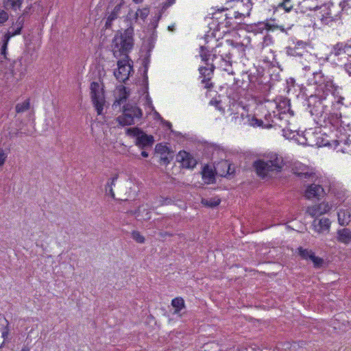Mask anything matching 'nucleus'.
Wrapping results in <instances>:
<instances>
[{
  "label": "nucleus",
  "mask_w": 351,
  "mask_h": 351,
  "mask_svg": "<svg viewBox=\"0 0 351 351\" xmlns=\"http://www.w3.org/2000/svg\"><path fill=\"white\" fill-rule=\"evenodd\" d=\"M143 111L138 106L127 104L123 106V114L117 117L119 123L121 125H130L135 123V119L140 120Z\"/></svg>",
  "instance_id": "obj_5"
},
{
  "label": "nucleus",
  "mask_w": 351,
  "mask_h": 351,
  "mask_svg": "<svg viewBox=\"0 0 351 351\" xmlns=\"http://www.w3.org/2000/svg\"><path fill=\"white\" fill-rule=\"evenodd\" d=\"M169 29L171 30V31H173L174 29V27L173 26H169Z\"/></svg>",
  "instance_id": "obj_60"
},
{
  "label": "nucleus",
  "mask_w": 351,
  "mask_h": 351,
  "mask_svg": "<svg viewBox=\"0 0 351 351\" xmlns=\"http://www.w3.org/2000/svg\"><path fill=\"white\" fill-rule=\"evenodd\" d=\"M117 178L118 175L117 174L108 181L110 182V185L111 186V187L112 186V185H114L115 181L117 180Z\"/></svg>",
  "instance_id": "obj_50"
},
{
  "label": "nucleus",
  "mask_w": 351,
  "mask_h": 351,
  "mask_svg": "<svg viewBox=\"0 0 351 351\" xmlns=\"http://www.w3.org/2000/svg\"><path fill=\"white\" fill-rule=\"evenodd\" d=\"M24 19L19 17L16 21L13 23L12 26L10 27L8 32L5 34L3 45L1 48V56H3V58L7 59L6 51L9 40L11 37L21 34Z\"/></svg>",
  "instance_id": "obj_8"
},
{
  "label": "nucleus",
  "mask_w": 351,
  "mask_h": 351,
  "mask_svg": "<svg viewBox=\"0 0 351 351\" xmlns=\"http://www.w3.org/2000/svg\"><path fill=\"white\" fill-rule=\"evenodd\" d=\"M310 260L313 262V266L315 268L322 267L324 263V259L320 257L316 256L315 253L313 254V256H311Z\"/></svg>",
  "instance_id": "obj_34"
},
{
  "label": "nucleus",
  "mask_w": 351,
  "mask_h": 351,
  "mask_svg": "<svg viewBox=\"0 0 351 351\" xmlns=\"http://www.w3.org/2000/svg\"><path fill=\"white\" fill-rule=\"evenodd\" d=\"M177 161L182 163L184 168L193 169L197 165L196 160L188 152L182 150L177 155Z\"/></svg>",
  "instance_id": "obj_12"
},
{
  "label": "nucleus",
  "mask_w": 351,
  "mask_h": 351,
  "mask_svg": "<svg viewBox=\"0 0 351 351\" xmlns=\"http://www.w3.org/2000/svg\"><path fill=\"white\" fill-rule=\"evenodd\" d=\"M338 240L344 243L351 242V231L348 228L338 230Z\"/></svg>",
  "instance_id": "obj_22"
},
{
  "label": "nucleus",
  "mask_w": 351,
  "mask_h": 351,
  "mask_svg": "<svg viewBox=\"0 0 351 351\" xmlns=\"http://www.w3.org/2000/svg\"><path fill=\"white\" fill-rule=\"evenodd\" d=\"M164 235L171 236L172 234L166 232L164 233Z\"/></svg>",
  "instance_id": "obj_61"
},
{
  "label": "nucleus",
  "mask_w": 351,
  "mask_h": 351,
  "mask_svg": "<svg viewBox=\"0 0 351 351\" xmlns=\"http://www.w3.org/2000/svg\"><path fill=\"white\" fill-rule=\"evenodd\" d=\"M123 5V2H121L120 3L117 4L113 9V10L111 12L110 15L108 16L105 27L106 29H110L112 27V23L113 21H114L116 19H117L119 12L121 11V7Z\"/></svg>",
  "instance_id": "obj_16"
},
{
  "label": "nucleus",
  "mask_w": 351,
  "mask_h": 351,
  "mask_svg": "<svg viewBox=\"0 0 351 351\" xmlns=\"http://www.w3.org/2000/svg\"><path fill=\"white\" fill-rule=\"evenodd\" d=\"M141 156L144 158H147L149 156L148 152L146 151V149H143L141 152Z\"/></svg>",
  "instance_id": "obj_54"
},
{
  "label": "nucleus",
  "mask_w": 351,
  "mask_h": 351,
  "mask_svg": "<svg viewBox=\"0 0 351 351\" xmlns=\"http://www.w3.org/2000/svg\"><path fill=\"white\" fill-rule=\"evenodd\" d=\"M8 325V321L3 317H0V330H2L1 332V337L3 338V341L0 343V348L4 343L5 335H8V332L5 330V326Z\"/></svg>",
  "instance_id": "obj_30"
},
{
  "label": "nucleus",
  "mask_w": 351,
  "mask_h": 351,
  "mask_svg": "<svg viewBox=\"0 0 351 351\" xmlns=\"http://www.w3.org/2000/svg\"><path fill=\"white\" fill-rule=\"evenodd\" d=\"M221 202V200L218 197L210 198V199H202V204L210 208H214L218 206Z\"/></svg>",
  "instance_id": "obj_26"
},
{
  "label": "nucleus",
  "mask_w": 351,
  "mask_h": 351,
  "mask_svg": "<svg viewBox=\"0 0 351 351\" xmlns=\"http://www.w3.org/2000/svg\"><path fill=\"white\" fill-rule=\"evenodd\" d=\"M230 19H232V16H230L227 14H225V20L226 21V25H230V22L229 21Z\"/></svg>",
  "instance_id": "obj_51"
},
{
  "label": "nucleus",
  "mask_w": 351,
  "mask_h": 351,
  "mask_svg": "<svg viewBox=\"0 0 351 351\" xmlns=\"http://www.w3.org/2000/svg\"><path fill=\"white\" fill-rule=\"evenodd\" d=\"M330 209V206L327 202H322L319 204L318 205H315L313 206H309L307 208L306 212L308 213L311 217H318L320 216L328 211H329Z\"/></svg>",
  "instance_id": "obj_13"
},
{
  "label": "nucleus",
  "mask_w": 351,
  "mask_h": 351,
  "mask_svg": "<svg viewBox=\"0 0 351 351\" xmlns=\"http://www.w3.org/2000/svg\"><path fill=\"white\" fill-rule=\"evenodd\" d=\"M351 219V214L348 210H340L338 213V220L341 226L347 225Z\"/></svg>",
  "instance_id": "obj_24"
},
{
  "label": "nucleus",
  "mask_w": 351,
  "mask_h": 351,
  "mask_svg": "<svg viewBox=\"0 0 351 351\" xmlns=\"http://www.w3.org/2000/svg\"><path fill=\"white\" fill-rule=\"evenodd\" d=\"M241 1L243 2L244 4L246 5V7H247V15L249 16L250 15V10L252 8L251 0H241Z\"/></svg>",
  "instance_id": "obj_47"
},
{
  "label": "nucleus",
  "mask_w": 351,
  "mask_h": 351,
  "mask_svg": "<svg viewBox=\"0 0 351 351\" xmlns=\"http://www.w3.org/2000/svg\"><path fill=\"white\" fill-rule=\"evenodd\" d=\"M234 47L233 40H227L224 43H219L214 47L210 53V60L215 62H218V67H221L228 73L233 74L232 71H230L231 66V49Z\"/></svg>",
  "instance_id": "obj_1"
},
{
  "label": "nucleus",
  "mask_w": 351,
  "mask_h": 351,
  "mask_svg": "<svg viewBox=\"0 0 351 351\" xmlns=\"http://www.w3.org/2000/svg\"><path fill=\"white\" fill-rule=\"evenodd\" d=\"M202 178L206 183H213L215 180V173L212 168L206 165L203 168L202 170Z\"/></svg>",
  "instance_id": "obj_21"
},
{
  "label": "nucleus",
  "mask_w": 351,
  "mask_h": 351,
  "mask_svg": "<svg viewBox=\"0 0 351 351\" xmlns=\"http://www.w3.org/2000/svg\"><path fill=\"white\" fill-rule=\"evenodd\" d=\"M346 73L351 77V55L348 58V62L343 66Z\"/></svg>",
  "instance_id": "obj_43"
},
{
  "label": "nucleus",
  "mask_w": 351,
  "mask_h": 351,
  "mask_svg": "<svg viewBox=\"0 0 351 351\" xmlns=\"http://www.w3.org/2000/svg\"><path fill=\"white\" fill-rule=\"evenodd\" d=\"M199 56L202 60L204 62L206 66H201L199 71L201 75L202 84H204V88L211 89L213 88V84L210 82V80L213 75L214 71L216 67H218V62H213L210 60V50L206 46L200 47Z\"/></svg>",
  "instance_id": "obj_4"
},
{
  "label": "nucleus",
  "mask_w": 351,
  "mask_h": 351,
  "mask_svg": "<svg viewBox=\"0 0 351 351\" xmlns=\"http://www.w3.org/2000/svg\"><path fill=\"white\" fill-rule=\"evenodd\" d=\"M106 191L108 190L109 191V193L111 195V197H113V198L114 197V193L112 187H111V186L110 185V182H108L107 184H106Z\"/></svg>",
  "instance_id": "obj_48"
},
{
  "label": "nucleus",
  "mask_w": 351,
  "mask_h": 351,
  "mask_svg": "<svg viewBox=\"0 0 351 351\" xmlns=\"http://www.w3.org/2000/svg\"><path fill=\"white\" fill-rule=\"evenodd\" d=\"M341 114L339 113H334L328 117L329 123L333 126H342Z\"/></svg>",
  "instance_id": "obj_25"
},
{
  "label": "nucleus",
  "mask_w": 351,
  "mask_h": 351,
  "mask_svg": "<svg viewBox=\"0 0 351 351\" xmlns=\"http://www.w3.org/2000/svg\"><path fill=\"white\" fill-rule=\"evenodd\" d=\"M7 158L8 153L3 148L0 147V168L4 165Z\"/></svg>",
  "instance_id": "obj_40"
},
{
  "label": "nucleus",
  "mask_w": 351,
  "mask_h": 351,
  "mask_svg": "<svg viewBox=\"0 0 351 351\" xmlns=\"http://www.w3.org/2000/svg\"><path fill=\"white\" fill-rule=\"evenodd\" d=\"M330 222L328 218H322L319 220L315 219L313 226L318 232L328 230L330 228Z\"/></svg>",
  "instance_id": "obj_17"
},
{
  "label": "nucleus",
  "mask_w": 351,
  "mask_h": 351,
  "mask_svg": "<svg viewBox=\"0 0 351 351\" xmlns=\"http://www.w3.org/2000/svg\"><path fill=\"white\" fill-rule=\"evenodd\" d=\"M90 88L92 102L97 114H101L106 102L103 88H101L99 84L96 82L90 84Z\"/></svg>",
  "instance_id": "obj_7"
},
{
  "label": "nucleus",
  "mask_w": 351,
  "mask_h": 351,
  "mask_svg": "<svg viewBox=\"0 0 351 351\" xmlns=\"http://www.w3.org/2000/svg\"><path fill=\"white\" fill-rule=\"evenodd\" d=\"M166 124H167V125L168 126L169 129H171V128L172 125H171V123L170 122H168V121H167V122L166 123Z\"/></svg>",
  "instance_id": "obj_58"
},
{
  "label": "nucleus",
  "mask_w": 351,
  "mask_h": 351,
  "mask_svg": "<svg viewBox=\"0 0 351 351\" xmlns=\"http://www.w3.org/2000/svg\"><path fill=\"white\" fill-rule=\"evenodd\" d=\"M324 194L325 192L324 189L319 184H310L305 191V196L307 199H311L313 197L319 198V197H323Z\"/></svg>",
  "instance_id": "obj_14"
},
{
  "label": "nucleus",
  "mask_w": 351,
  "mask_h": 351,
  "mask_svg": "<svg viewBox=\"0 0 351 351\" xmlns=\"http://www.w3.org/2000/svg\"><path fill=\"white\" fill-rule=\"evenodd\" d=\"M132 239L136 241L138 243H143L145 242V237L141 234V233L137 230H134L132 232Z\"/></svg>",
  "instance_id": "obj_36"
},
{
  "label": "nucleus",
  "mask_w": 351,
  "mask_h": 351,
  "mask_svg": "<svg viewBox=\"0 0 351 351\" xmlns=\"http://www.w3.org/2000/svg\"><path fill=\"white\" fill-rule=\"evenodd\" d=\"M126 59L120 60L117 62L118 69L114 72L117 80L124 83L128 80L132 71V66L128 63Z\"/></svg>",
  "instance_id": "obj_10"
},
{
  "label": "nucleus",
  "mask_w": 351,
  "mask_h": 351,
  "mask_svg": "<svg viewBox=\"0 0 351 351\" xmlns=\"http://www.w3.org/2000/svg\"><path fill=\"white\" fill-rule=\"evenodd\" d=\"M350 49H351V45L343 43H338L332 47L331 53L335 56H339L348 53Z\"/></svg>",
  "instance_id": "obj_15"
},
{
  "label": "nucleus",
  "mask_w": 351,
  "mask_h": 351,
  "mask_svg": "<svg viewBox=\"0 0 351 351\" xmlns=\"http://www.w3.org/2000/svg\"><path fill=\"white\" fill-rule=\"evenodd\" d=\"M167 155L168 154H165V155L160 156V160L161 162L164 165H168L169 163H170L171 159L173 158L172 156L169 157Z\"/></svg>",
  "instance_id": "obj_44"
},
{
  "label": "nucleus",
  "mask_w": 351,
  "mask_h": 351,
  "mask_svg": "<svg viewBox=\"0 0 351 351\" xmlns=\"http://www.w3.org/2000/svg\"><path fill=\"white\" fill-rule=\"evenodd\" d=\"M155 152L157 154H160V155L172 154V152L170 151L169 148L166 145H163L162 143H158L156 145Z\"/></svg>",
  "instance_id": "obj_32"
},
{
  "label": "nucleus",
  "mask_w": 351,
  "mask_h": 351,
  "mask_svg": "<svg viewBox=\"0 0 351 351\" xmlns=\"http://www.w3.org/2000/svg\"><path fill=\"white\" fill-rule=\"evenodd\" d=\"M134 28L130 26L123 33L117 34L112 40V51L114 57L118 58L124 55L128 58V53L132 49L134 45Z\"/></svg>",
  "instance_id": "obj_3"
},
{
  "label": "nucleus",
  "mask_w": 351,
  "mask_h": 351,
  "mask_svg": "<svg viewBox=\"0 0 351 351\" xmlns=\"http://www.w3.org/2000/svg\"><path fill=\"white\" fill-rule=\"evenodd\" d=\"M308 43L302 40H298L293 43V45L286 47V53L293 57H302L308 53L307 47Z\"/></svg>",
  "instance_id": "obj_11"
},
{
  "label": "nucleus",
  "mask_w": 351,
  "mask_h": 351,
  "mask_svg": "<svg viewBox=\"0 0 351 351\" xmlns=\"http://www.w3.org/2000/svg\"><path fill=\"white\" fill-rule=\"evenodd\" d=\"M289 1L290 0H285L284 2L281 3L279 5V6L283 8L287 12H290L291 10L292 9L291 5H289V6L287 5V3L289 2Z\"/></svg>",
  "instance_id": "obj_46"
},
{
  "label": "nucleus",
  "mask_w": 351,
  "mask_h": 351,
  "mask_svg": "<svg viewBox=\"0 0 351 351\" xmlns=\"http://www.w3.org/2000/svg\"><path fill=\"white\" fill-rule=\"evenodd\" d=\"M298 254L302 259L310 260L314 252L311 250L304 249L302 247L298 248Z\"/></svg>",
  "instance_id": "obj_29"
},
{
  "label": "nucleus",
  "mask_w": 351,
  "mask_h": 351,
  "mask_svg": "<svg viewBox=\"0 0 351 351\" xmlns=\"http://www.w3.org/2000/svg\"><path fill=\"white\" fill-rule=\"evenodd\" d=\"M209 104L211 105V106H215L217 110H219V111H221L222 112H225L224 108L221 106V100H218L216 98H213L210 101Z\"/></svg>",
  "instance_id": "obj_37"
},
{
  "label": "nucleus",
  "mask_w": 351,
  "mask_h": 351,
  "mask_svg": "<svg viewBox=\"0 0 351 351\" xmlns=\"http://www.w3.org/2000/svg\"><path fill=\"white\" fill-rule=\"evenodd\" d=\"M148 45H149L148 51L149 52L154 48V47L152 40H149Z\"/></svg>",
  "instance_id": "obj_53"
},
{
  "label": "nucleus",
  "mask_w": 351,
  "mask_h": 351,
  "mask_svg": "<svg viewBox=\"0 0 351 351\" xmlns=\"http://www.w3.org/2000/svg\"><path fill=\"white\" fill-rule=\"evenodd\" d=\"M326 77L327 76H325L321 71L319 72L313 73L314 83L321 87L322 86L323 83H324V80Z\"/></svg>",
  "instance_id": "obj_28"
},
{
  "label": "nucleus",
  "mask_w": 351,
  "mask_h": 351,
  "mask_svg": "<svg viewBox=\"0 0 351 351\" xmlns=\"http://www.w3.org/2000/svg\"><path fill=\"white\" fill-rule=\"evenodd\" d=\"M21 351H30V349L28 346H24Z\"/></svg>",
  "instance_id": "obj_56"
},
{
  "label": "nucleus",
  "mask_w": 351,
  "mask_h": 351,
  "mask_svg": "<svg viewBox=\"0 0 351 351\" xmlns=\"http://www.w3.org/2000/svg\"><path fill=\"white\" fill-rule=\"evenodd\" d=\"M128 97V93H127L126 88L125 86H122L119 91V95L116 98L115 101L114 102L112 107L115 109L117 106H120L122 104H123Z\"/></svg>",
  "instance_id": "obj_19"
},
{
  "label": "nucleus",
  "mask_w": 351,
  "mask_h": 351,
  "mask_svg": "<svg viewBox=\"0 0 351 351\" xmlns=\"http://www.w3.org/2000/svg\"><path fill=\"white\" fill-rule=\"evenodd\" d=\"M22 0H8L7 6L10 7L13 10H16L21 7Z\"/></svg>",
  "instance_id": "obj_38"
},
{
  "label": "nucleus",
  "mask_w": 351,
  "mask_h": 351,
  "mask_svg": "<svg viewBox=\"0 0 351 351\" xmlns=\"http://www.w3.org/2000/svg\"><path fill=\"white\" fill-rule=\"evenodd\" d=\"M230 164H228L226 160L221 161L215 166V171L216 173H219L221 176H224L226 174L230 173Z\"/></svg>",
  "instance_id": "obj_18"
},
{
  "label": "nucleus",
  "mask_w": 351,
  "mask_h": 351,
  "mask_svg": "<svg viewBox=\"0 0 351 351\" xmlns=\"http://www.w3.org/2000/svg\"><path fill=\"white\" fill-rule=\"evenodd\" d=\"M306 101L312 116L322 115L324 110L323 98L317 95H311L306 99Z\"/></svg>",
  "instance_id": "obj_9"
},
{
  "label": "nucleus",
  "mask_w": 351,
  "mask_h": 351,
  "mask_svg": "<svg viewBox=\"0 0 351 351\" xmlns=\"http://www.w3.org/2000/svg\"><path fill=\"white\" fill-rule=\"evenodd\" d=\"M273 43L272 37L269 34H266L263 38L262 45L263 47H267Z\"/></svg>",
  "instance_id": "obj_41"
},
{
  "label": "nucleus",
  "mask_w": 351,
  "mask_h": 351,
  "mask_svg": "<svg viewBox=\"0 0 351 351\" xmlns=\"http://www.w3.org/2000/svg\"><path fill=\"white\" fill-rule=\"evenodd\" d=\"M251 124L253 126H258L262 128H271V125L269 123H264L263 120L257 119L256 117H253L251 119Z\"/></svg>",
  "instance_id": "obj_33"
},
{
  "label": "nucleus",
  "mask_w": 351,
  "mask_h": 351,
  "mask_svg": "<svg viewBox=\"0 0 351 351\" xmlns=\"http://www.w3.org/2000/svg\"><path fill=\"white\" fill-rule=\"evenodd\" d=\"M234 16L235 19H238L239 16H245V14L244 13H240L239 12H234Z\"/></svg>",
  "instance_id": "obj_52"
},
{
  "label": "nucleus",
  "mask_w": 351,
  "mask_h": 351,
  "mask_svg": "<svg viewBox=\"0 0 351 351\" xmlns=\"http://www.w3.org/2000/svg\"><path fill=\"white\" fill-rule=\"evenodd\" d=\"M283 166L282 158L276 154H271L269 159H258L253 163L256 173L262 178L270 177L273 173L281 171Z\"/></svg>",
  "instance_id": "obj_2"
},
{
  "label": "nucleus",
  "mask_w": 351,
  "mask_h": 351,
  "mask_svg": "<svg viewBox=\"0 0 351 351\" xmlns=\"http://www.w3.org/2000/svg\"><path fill=\"white\" fill-rule=\"evenodd\" d=\"M295 174L299 178H300L301 179H304V180L308 179L311 177L314 176V174L313 173H309V172H298V173H295Z\"/></svg>",
  "instance_id": "obj_42"
},
{
  "label": "nucleus",
  "mask_w": 351,
  "mask_h": 351,
  "mask_svg": "<svg viewBox=\"0 0 351 351\" xmlns=\"http://www.w3.org/2000/svg\"><path fill=\"white\" fill-rule=\"evenodd\" d=\"M30 108V103L29 99H25L23 102L17 104L15 107L16 112L17 113H22L27 110H29Z\"/></svg>",
  "instance_id": "obj_27"
},
{
  "label": "nucleus",
  "mask_w": 351,
  "mask_h": 351,
  "mask_svg": "<svg viewBox=\"0 0 351 351\" xmlns=\"http://www.w3.org/2000/svg\"><path fill=\"white\" fill-rule=\"evenodd\" d=\"M259 26H260V27H258L259 29L273 30L276 28H279L281 32L287 33V29H285L282 26L274 25H271L268 23H261L259 25Z\"/></svg>",
  "instance_id": "obj_31"
},
{
  "label": "nucleus",
  "mask_w": 351,
  "mask_h": 351,
  "mask_svg": "<svg viewBox=\"0 0 351 351\" xmlns=\"http://www.w3.org/2000/svg\"><path fill=\"white\" fill-rule=\"evenodd\" d=\"M320 20L323 24L328 25L331 22L334 21L335 19L329 12H326V14L321 15Z\"/></svg>",
  "instance_id": "obj_35"
},
{
  "label": "nucleus",
  "mask_w": 351,
  "mask_h": 351,
  "mask_svg": "<svg viewBox=\"0 0 351 351\" xmlns=\"http://www.w3.org/2000/svg\"><path fill=\"white\" fill-rule=\"evenodd\" d=\"M149 10L147 9H138L136 12V18L140 17L141 19L144 20L147 18Z\"/></svg>",
  "instance_id": "obj_39"
},
{
  "label": "nucleus",
  "mask_w": 351,
  "mask_h": 351,
  "mask_svg": "<svg viewBox=\"0 0 351 351\" xmlns=\"http://www.w3.org/2000/svg\"><path fill=\"white\" fill-rule=\"evenodd\" d=\"M126 134L136 138L135 145L141 149H150L154 143V136L147 134L139 128H128Z\"/></svg>",
  "instance_id": "obj_6"
},
{
  "label": "nucleus",
  "mask_w": 351,
  "mask_h": 351,
  "mask_svg": "<svg viewBox=\"0 0 351 351\" xmlns=\"http://www.w3.org/2000/svg\"><path fill=\"white\" fill-rule=\"evenodd\" d=\"M171 305L175 308L173 315H180V311L185 307L184 301L182 298H176L172 300Z\"/></svg>",
  "instance_id": "obj_23"
},
{
  "label": "nucleus",
  "mask_w": 351,
  "mask_h": 351,
  "mask_svg": "<svg viewBox=\"0 0 351 351\" xmlns=\"http://www.w3.org/2000/svg\"><path fill=\"white\" fill-rule=\"evenodd\" d=\"M133 1L136 3H140L143 1V0H133Z\"/></svg>",
  "instance_id": "obj_59"
},
{
  "label": "nucleus",
  "mask_w": 351,
  "mask_h": 351,
  "mask_svg": "<svg viewBox=\"0 0 351 351\" xmlns=\"http://www.w3.org/2000/svg\"><path fill=\"white\" fill-rule=\"evenodd\" d=\"M171 202V199L170 198H166L162 200V202L161 203L162 205L163 204H169Z\"/></svg>",
  "instance_id": "obj_55"
},
{
  "label": "nucleus",
  "mask_w": 351,
  "mask_h": 351,
  "mask_svg": "<svg viewBox=\"0 0 351 351\" xmlns=\"http://www.w3.org/2000/svg\"><path fill=\"white\" fill-rule=\"evenodd\" d=\"M340 5L341 6L342 10H346V8L350 7L349 1L344 0L340 3Z\"/></svg>",
  "instance_id": "obj_49"
},
{
  "label": "nucleus",
  "mask_w": 351,
  "mask_h": 351,
  "mask_svg": "<svg viewBox=\"0 0 351 351\" xmlns=\"http://www.w3.org/2000/svg\"><path fill=\"white\" fill-rule=\"evenodd\" d=\"M8 19V13L0 9V24L5 23Z\"/></svg>",
  "instance_id": "obj_45"
},
{
  "label": "nucleus",
  "mask_w": 351,
  "mask_h": 351,
  "mask_svg": "<svg viewBox=\"0 0 351 351\" xmlns=\"http://www.w3.org/2000/svg\"><path fill=\"white\" fill-rule=\"evenodd\" d=\"M271 117V114H267L265 116V119L266 120V123H269V118Z\"/></svg>",
  "instance_id": "obj_57"
},
{
  "label": "nucleus",
  "mask_w": 351,
  "mask_h": 351,
  "mask_svg": "<svg viewBox=\"0 0 351 351\" xmlns=\"http://www.w3.org/2000/svg\"><path fill=\"white\" fill-rule=\"evenodd\" d=\"M321 88L324 90V92H329L335 94L338 86L334 84L333 80L330 77L327 76Z\"/></svg>",
  "instance_id": "obj_20"
}]
</instances>
